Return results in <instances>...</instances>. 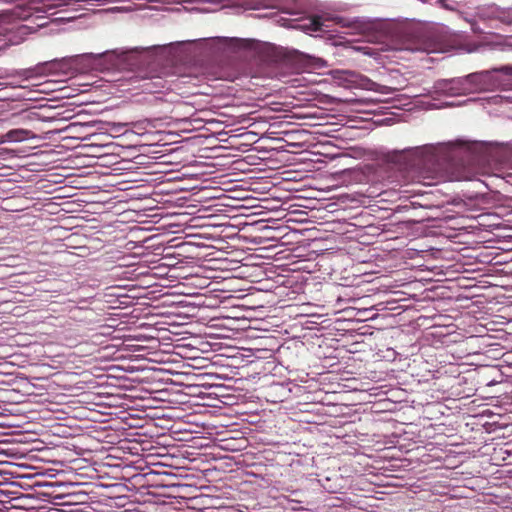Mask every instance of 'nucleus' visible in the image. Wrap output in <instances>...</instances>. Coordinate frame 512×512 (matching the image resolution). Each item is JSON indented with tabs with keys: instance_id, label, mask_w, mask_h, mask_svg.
I'll list each match as a JSON object with an SVG mask.
<instances>
[{
	"instance_id": "1",
	"label": "nucleus",
	"mask_w": 512,
	"mask_h": 512,
	"mask_svg": "<svg viewBox=\"0 0 512 512\" xmlns=\"http://www.w3.org/2000/svg\"><path fill=\"white\" fill-rule=\"evenodd\" d=\"M35 138V134L28 129H12L0 136V143L23 142Z\"/></svg>"
},
{
	"instance_id": "3",
	"label": "nucleus",
	"mask_w": 512,
	"mask_h": 512,
	"mask_svg": "<svg viewBox=\"0 0 512 512\" xmlns=\"http://www.w3.org/2000/svg\"><path fill=\"white\" fill-rule=\"evenodd\" d=\"M125 52H121V53H118L117 51H112V52H104V53H100V54H93V53H87V54H83L81 57H84V58H92V59H100L102 57H107V56H117L119 57L120 55L124 54Z\"/></svg>"
},
{
	"instance_id": "5",
	"label": "nucleus",
	"mask_w": 512,
	"mask_h": 512,
	"mask_svg": "<svg viewBox=\"0 0 512 512\" xmlns=\"http://www.w3.org/2000/svg\"><path fill=\"white\" fill-rule=\"evenodd\" d=\"M75 17H69V18H55L51 21L52 24L57 25L59 23L69 22L73 20Z\"/></svg>"
},
{
	"instance_id": "4",
	"label": "nucleus",
	"mask_w": 512,
	"mask_h": 512,
	"mask_svg": "<svg viewBox=\"0 0 512 512\" xmlns=\"http://www.w3.org/2000/svg\"><path fill=\"white\" fill-rule=\"evenodd\" d=\"M17 31L21 34V35H28L34 31H36V29H34L33 27H30V26H27V25H21L17 28Z\"/></svg>"
},
{
	"instance_id": "2",
	"label": "nucleus",
	"mask_w": 512,
	"mask_h": 512,
	"mask_svg": "<svg viewBox=\"0 0 512 512\" xmlns=\"http://www.w3.org/2000/svg\"><path fill=\"white\" fill-rule=\"evenodd\" d=\"M302 27L309 32H326L328 25H326L320 17H313L308 19L307 23L303 24Z\"/></svg>"
},
{
	"instance_id": "7",
	"label": "nucleus",
	"mask_w": 512,
	"mask_h": 512,
	"mask_svg": "<svg viewBox=\"0 0 512 512\" xmlns=\"http://www.w3.org/2000/svg\"><path fill=\"white\" fill-rule=\"evenodd\" d=\"M454 83H455L454 81H449V82H448V81H445V82H443V84H444L445 86H447V85H452V84H454Z\"/></svg>"
},
{
	"instance_id": "6",
	"label": "nucleus",
	"mask_w": 512,
	"mask_h": 512,
	"mask_svg": "<svg viewBox=\"0 0 512 512\" xmlns=\"http://www.w3.org/2000/svg\"><path fill=\"white\" fill-rule=\"evenodd\" d=\"M445 92L449 93L450 95H455V94H458V89L454 88L453 86L449 87V88H445L443 89Z\"/></svg>"
},
{
	"instance_id": "8",
	"label": "nucleus",
	"mask_w": 512,
	"mask_h": 512,
	"mask_svg": "<svg viewBox=\"0 0 512 512\" xmlns=\"http://www.w3.org/2000/svg\"><path fill=\"white\" fill-rule=\"evenodd\" d=\"M45 26V23H41V24H37V27L40 28V27H44Z\"/></svg>"
}]
</instances>
